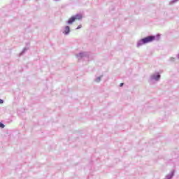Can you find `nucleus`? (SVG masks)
Returning <instances> with one entry per match:
<instances>
[{
  "label": "nucleus",
  "instance_id": "obj_1",
  "mask_svg": "<svg viewBox=\"0 0 179 179\" xmlns=\"http://www.w3.org/2000/svg\"><path fill=\"white\" fill-rule=\"evenodd\" d=\"M160 38V34H157V36H148L145 38H143L139 40L137 42L136 47L139 48V47L143 45V44H148V43H152L154 40H159Z\"/></svg>",
  "mask_w": 179,
  "mask_h": 179
},
{
  "label": "nucleus",
  "instance_id": "obj_2",
  "mask_svg": "<svg viewBox=\"0 0 179 179\" xmlns=\"http://www.w3.org/2000/svg\"><path fill=\"white\" fill-rule=\"evenodd\" d=\"M160 78H162V76L159 73L156 72L150 76V82H153L155 80V82H159L160 80Z\"/></svg>",
  "mask_w": 179,
  "mask_h": 179
},
{
  "label": "nucleus",
  "instance_id": "obj_3",
  "mask_svg": "<svg viewBox=\"0 0 179 179\" xmlns=\"http://www.w3.org/2000/svg\"><path fill=\"white\" fill-rule=\"evenodd\" d=\"M76 58L78 59H82V58H85L89 57V53L87 52H81L77 55H76Z\"/></svg>",
  "mask_w": 179,
  "mask_h": 179
},
{
  "label": "nucleus",
  "instance_id": "obj_4",
  "mask_svg": "<svg viewBox=\"0 0 179 179\" xmlns=\"http://www.w3.org/2000/svg\"><path fill=\"white\" fill-rule=\"evenodd\" d=\"M69 33H71V27L67 25L64 28L63 34H65V36H68Z\"/></svg>",
  "mask_w": 179,
  "mask_h": 179
},
{
  "label": "nucleus",
  "instance_id": "obj_5",
  "mask_svg": "<svg viewBox=\"0 0 179 179\" xmlns=\"http://www.w3.org/2000/svg\"><path fill=\"white\" fill-rule=\"evenodd\" d=\"M75 19L76 17H74L73 16H72L71 18L69 19V20L66 22L67 24H72V23H73V22H75Z\"/></svg>",
  "mask_w": 179,
  "mask_h": 179
},
{
  "label": "nucleus",
  "instance_id": "obj_6",
  "mask_svg": "<svg viewBox=\"0 0 179 179\" xmlns=\"http://www.w3.org/2000/svg\"><path fill=\"white\" fill-rule=\"evenodd\" d=\"M174 173L175 171H172L169 174H168L166 177V179H171L173 178V177H174Z\"/></svg>",
  "mask_w": 179,
  "mask_h": 179
},
{
  "label": "nucleus",
  "instance_id": "obj_7",
  "mask_svg": "<svg viewBox=\"0 0 179 179\" xmlns=\"http://www.w3.org/2000/svg\"><path fill=\"white\" fill-rule=\"evenodd\" d=\"M73 17L75 18V20H76V19H78V20H82V15L81 14H76V15L73 16Z\"/></svg>",
  "mask_w": 179,
  "mask_h": 179
},
{
  "label": "nucleus",
  "instance_id": "obj_8",
  "mask_svg": "<svg viewBox=\"0 0 179 179\" xmlns=\"http://www.w3.org/2000/svg\"><path fill=\"white\" fill-rule=\"evenodd\" d=\"M179 0H171L169 3V5H174L176 2H178Z\"/></svg>",
  "mask_w": 179,
  "mask_h": 179
},
{
  "label": "nucleus",
  "instance_id": "obj_9",
  "mask_svg": "<svg viewBox=\"0 0 179 179\" xmlns=\"http://www.w3.org/2000/svg\"><path fill=\"white\" fill-rule=\"evenodd\" d=\"M27 50H29V48H24L22 51L20 53V55H23V54H24L26 52V51H27Z\"/></svg>",
  "mask_w": 179,
  "mask_h": 179
},
{
  "label": "nucleus",
  "instance_id": "obj_10",
  "mask_svg": "<svg viewBox=\"0 0 179 179\" xmlns=\"http://www.w3.org/2000/svg\"><path fill=\"white\" fill-rule=\"evenodd\" d=\"M101 78H103V76L97 77L96 79V82H97V83L100 82L101 80Z\"/></svg>",
  "mask_w": 179,
  "mask_h": 179
},
{
  "label": "nucleus",
  "instance_id": "obj_11",
  "mask_svg": "<svg viewBox=\"0 0 179 179\" xmlns=\"http://www.w3.org/2000/svg\"><path fill=\"white\" fill-rule=\"evenodd\" d=\"M0 128H5V124H3L2 122H0Z\"/></svg>",
  "mask_w": 179,
  "mask_h": 179
},
{
  "label": "nucleus",
  "instance_id": "obj_12",
  "mask_svg": "<svg viewBox=\"0 0 179 179\" xmlns=\"http://www.w3.org/2000/svg\"><path fill=\"white\" fill-rule=\"evenodd\" d=\"M170 61H171L172 62H173V61H176V58H174V57H171V58H170Z\"/></svg>",
  "mask_w": 179,
  "mask_h": 179
},
{
  "label": "nucleus",
  "instance_id": "obj_13",
  "mask_svg": "<svg viewBox=\"0 0 179 179\" xmlns=\"http://www.w3.org/2000/svg\"><path fill=\"white\" fill-rule=\"evenodd\" d=\"M79 29H82V25H79V26L76 28V30H79Z\"/></svg>",
  "mask_w": 179,
  "mask_h": 179
},
{
  "label": "nucleus",
  "instance_id": "obj_14",
  "mask_svg": "<svg viewBox=\"0 0 179 179\" xmlns=\"http://www.w3.org/2000/svg\"><path fill=\"white\" fill-rule=\"evenodd\" d=\"M0 104H3V99H0Z\"/></svg>",
  "mask_w": 179,
  "mask_h": 179
},
{
  "label": "nucleus",
  "instance_id": "obj_15",
  "mask_svg": "<svg viewBox=\"0 0 179 179\" xmlns=\"http://www.w3.org/2000/svg\"><path fill=\"white\" fill-rule=\"evenodd\" d=\"M120 87H122V86H124V83H120Z\"/></svg>",
  "mask_w": 179,
  "mask_h": 179
},
{
  "label": "nucleus",
  "instance_id": "obj_16",
  "mask_svg": "<svg viewBox=\"0 0 179 179\" xmlns=\"http://www.w3.org/2000/svg\"><path fill=\"white\" fill-rule=\"evenodd\" d=\"M55 1H58V0H55Z\"/></svg>",
  "mask_w": 179,
  "mask_h": 179
}]
</instances>
